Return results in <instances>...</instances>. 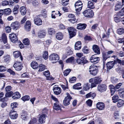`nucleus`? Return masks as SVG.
<instances>
[{"instance_id": "obj_1", "label": "nucleus", "mask_w": 124, "mask_h": 124, "mask_svg": "<svg viewBox=\"0 0 124 124\" xmlns=\"http://www.w3.org/2000/svg\"><path fill=\"white\" fill-rule=\"evenodd\" d=\"M89 71L92 75L96 76L98 72V68L95 65H92L90 67Z\"/></svg>"}, {"instance_id": "obj_28", "label": "nucleus", "mask_w": 124, "mask_h": 124, "mask_svg": "<svg viewBox=\"0 0 124 124\" xmlns=\"http://www.w3.org/2000/svg\"><path fill=\"white\" fill-rule=\"evenodd\" d=\"M121 3L119 2H118L117 3L115 6V11H117L119 10L123 6Z\"/></svg>"}, {"instance_id": "obj_31", "label": "nucleus", "mask_w": 124, "mask_h": 124, "mask_svg": "<svg viewBox=\"0 0 124 124\" xmlns=\"http://www.w3.org/2000/svg\"><path fill=\"white\" fill-rule=\"evenodd\" d=\"M21 97V95L18 92H16L13 94L12 98L14 99H17Z\"/></svg>"}, {"instance_id": "obj_46", "label": "nucleus", "mask_w": 124, "mask_h": 124, "mask_svg": "<svg viewBox=\"0 0 124 124\" xmlns=\"http://www.w3.org/2000/svg\"><path fill=\"white\" fill-rule=\"evenodd\" d=\"M117 32L119 34H122L124 33V29L123 28H119L117 30Z\"/></svg>"}, {"instance_id": "obj_50", "label": "nucleus", "mask_w": 124, "mask_h": 124, "mask_svg": "<svg viewBox=\"0 0 124 124\" xmlns=\"http://www.w3.org/2000/svg\"><path fill=\"white\" fill-rule=\"evenodd\" d=\"M23 42L25 45H28L30 44V41L28 38H26L23 40Z\"/></svg>"}, {"instance_id": "obj_49", "label": "nucleus", "mask_w": 124, "mask_h": 124, "mask_svg": "<svg viewBox=\"0 0 124 124\" xmlns=\"http://www.w3.org/2000/svg\"><path fill=\"white\" fill-rule=\"evenodd\" d=\"M75 7L76 12H78L80 11L82 9L83 5L75 6Z\"/></svg>"}, {"instance_id": "obj_32", "label": "nucleus", "mask_w": 124, "mask_h": 124, "mask_svg": "<svg viewBox=\"0 0 124 124\" xmlns=\"http://www.w3.org/2000/svg\"><path fill=\"white\" fill-rule=\"evenodd\" d=\"M82 51L83 53L85 54H88L90 52L89 48H88L87 46H84L82 49Z\"/></svg>"}, {"instance_id": "obj_18", "label": "nucleus", "mask_w": 124, "mask_h": 124, "mask_svg": "<svg viewBox=\"0 0 124 124\" xmlns=\"http://www.w3.org/2000/svg\"><path fill=\"white\" fill-rule=\"evenodd\" d=\"M69 18V21L72 23H74L76 21V18L75 15L72 14H70L68 16Z\"/></svg>"}, {"instance_id": "obj_21", "label": "nucleus", "mask_w": 124, "mask_h": 124, "mask_svg": "<svg viewBox=\"0 0 124 124\" xmlns=\"http://www.w3.org/2000/svg\"><path fill=\"white\" fill-rule=\"evenodd\" d=\"M77 25V29L80 30L85 29L87 26L86 24L85 23H80Z\"/></svg>"}, {"instance_id": "obj_3", "label": "nucleus", "mask_w": 124, "mask_h": 124, "mask_svg": "<svg viewBox=\"0 0 124 124\" xmlns=\"http://www.w3.org/2000/svg\"><path fill=\"white\" fill-rule=\"evenodd\" d=\"M83 13L84 16L86 17H92L94 15L93 11L90 9L85 10L83 12Z\"/></svg>"}, {"instance_id": "obj_10", "label": "nucleus", "mask_w": 124, "mask_h": 124, "mask_svg": "<svg viewBox=\"0 0 124 124\" xmlns=\"http://www.w3.org/2000/svg\"><path fill=\"white\" fill-rule=\"evenodd\" d=\"M10 118L12 119H16L18 117V114L17 112L14 110H11L10 111L9 113Z\"/></svg>"}, {"instance_id": "obj_24", "label": "nucleus", "mask_w": 124, "mask_h": 124, "mask_svg": "<svg viewBox=\"0 0 124 124\" xmlns=\"http://www.w3.org/2000/svg\"><path fill=\"white\" fill-rule=\"evenodd\" d=\"M95 96L96 94L95 93L90 92L86 95L85 97L86 98H90L92 99H93Z\"/></svg>"}, {"instance_id": "obj_56", "label": "nucleus", "mask_w": 124, "mask_h": 124, "mask_svg": "<svg viewBox=\"0 0 124 124\" xmlns=\"http://www.w3.org/2000/svg\"><path fill=\"white\" fill-rule=\"evenodd\" d=\"M30 97L29 96L26 95L23 97L22 99L24 101H28L30 99Z\"/></svg>"}, {"instance_id": "obj_16", "label": "nucleus", "mask_w": 124, "mask_h": 124, "mask_svg": "<svg viewBox=\"0 0 124 124\" xmlns=\"http://www.w3.org/2000/svg\"><path fill=\"white\" fill-rule=\"evenodd\" d=\"M46 115L44 114L40 115L39 118V121L41 124L44 123L45 122Z\"/></svg>"}, {"instance_id": "obj_11", "label": "nucleus", "mask_w": 124, "mask_h": 124, "mask_svg": "<svg viewBox=\"0 0 124 124\" xmlns=\"http://www.w3.org/2000/svg\"><path fill=\"white\" fill-rule=\"evenodd\" d=\"M20 24L17 21H16L12 23L11 25V27L13 29L16 30L19 28Z\"/></svg>"}, {"instance_id": "obj_14", "label": "nucleus", "mask_w": 124, "mask_h": 124, "mask_svg": "<svg viewBox=\"0 0 124 124\" xmlns=\"http://www.w3.org/2000/svg\"><path fill=\"white\" fill-rule=\"evenodd\" d=\"M97 108L99 110H103L105 107L104 104L102 102H99L96 105Z\"/></svg>"}, {"instance_id": "obj_19", "label": "nucleus", "mask_w": 124, "mask_h": 124, "mask_svg": "<svg viewBox=\"0 0 124 124\" xmlns=\"http://www.w3.org/2000/svg\"><path fill=\"white\" fill-rule=\"evenodd\" d=\"M46 33V31H45L41 30L38 32V35L39 38H44Z\"/></svg>"}, {"instance_id": "obj_55", "label": "nucleus", "mask_w": 124, "mask_h": 124, "mask_svg": "<svg viewBox=\"0 0 124 124\" xmlns=\"http://www.w3.org/2000/svg\"><path fill=\"white\" fill-rule=\"evenodd\" d=\"M117 16L119 17L123 16L124 15V10L122 9L118 13L116 14Z\"/></svg>"}, {"instance_id": "obj_12", "label": "nucleus", "mask_w": 124, "mask_h": 124, "mask_svg": "<svg viewBox=\"0 0 124 124\" xmlns=\"http://www.w3.org/2000/svg\"><path fill=\"white\" fill-rule=\"evenodd\" d=\"M95 55H93L90 58V61L93 63L96 64L100 60V58L95 56Z\"/></svg>"}, {"instance_id": "obj_41", "label": "nucleus", "mask_w": 124, "mask_h": 124, "mask_svg": "<svg viewBox=\"0 0 124 124\" xmlns=\"http://www.w3.org/2000/svg\"><path fill=\"white\" fill-rule=\"evenodd\" d=\"M119 97L117 95H114L112 97L113 102L114 103H116L118 101V100Z\"/></svg>"}, {"instance_id": "obj_42", "label": "nucleus", "mask_w": 124, "mask_h": 124, "mask_svg": "<svg viewBox=\"0 0 124 124\" xmlns=\"http://www.w3.org/2000/svg\"><path fill=\"white\" fill-rule=\"evenodd\" d=\"M47 32L48 34L50 35L54 34L55 33L54 30L51 28H49L48 29Z\"/></svg>"}, {"instance_id": "obj_52", "label": "nucleus", "mask_w": 124, "mask_h": 124, "mask_svg": "<svg viewBox=\"0 0 124 124\" xmlns=\"http://www.w3.org/2000/svg\"><path fill=\"white\" fill-rule=\"evenodd\" d=\"M51 41L50 40H48L46 41L44 43V46L46 47H48L49 44L51 43Z\"/></svg>"}, {"instance_id": "obj_9", "label": "nucleus", "mask_w": 124, "mask_h": 124, "mask_svg": "<svg viewBox=\"0 0 124 124\" xmlns=\"http://www.w3.org/2000/svg\"><path fill=\"white\" fill-rule=\"evenodd\" d=\"M107 86L104 84H100L98 85L97 89L101 92H102L105 91L107 89Z\"/></svg>"}, {"instance_id": "obj_15", "label": "nucleus", "mask_w": 124, "mask_h": 124, "mask_svg": "<svg viewBox=\"0 0 124 124\" xmlns=\"http://www.w3.org/2000/svg\"><path fill=\"white\" fill-rule=\"evenodd\" d=\"M92 48L93 51L96 54H100V48L99 46L96 45L93 46Z\"/></svg>"}, {"instance_id": "obj_35", "label": "nucleus", "mask_w": 124, "mask_h": 124, "mask_svg": "<svg viewBox=\"0 0 124 124\" xmlns=\"http://www.w3.org/2000/svg\"><path fill=\"white\" fill-rule=\"evenodd\" d=\"M20 12L22 15H24L26 14V10L24 7L22 6L20 7Z\"/></svg>"}, {"instance_id": "obj_17", "label": "nucleus", "mask_w": 124, "mask_h": 124, "mask_svg": "<svg viewBox=\"0 0 124 124\" xmlns=\"http://www.w3.org/2000/svg\"><path fill=\"white\" fill-rule=\"evenodd\" d=\"M54 109L58 110L61 109V107L60 106V104L59 102H57L54 103L53 106Z\"/></svg>"}, {"instance_id": "obj_47", "label": "nucleus", "mask_w": 124, "mask_h": 124, "mask_svg": "<svg viewBox=\"0 0 124 124\" xmlns=\"http://www.w3.org/2000/svg\"><path fill=\"white\" fill-rule=\"evenodd\" d=\"M110 57V56L108 54H106L105 53H103L102 54V57L103 62H104L107 59Z\"/></svg>"}, {"instance_id": "obj_61", "label": "nucleus", "mask_w": 124, "mask_h": 124, "mask_svg": "<svg viewBox=\"0 0 124 124\" xmlns=\"http://www.w3.org/2000/svg\"><path fill=\"white\" fill-rule=\"evenodd\" d=\"M76 78L75 77H72L70 79L69 82L71 83H73L76 82Z\"/></svg>"}, {"instance_id": "obj_37", "label": "nucleus", "mask_w": 124, "mask_h": 124, "mask_svg": "<svg viewBox=\"0 0 124 124\" xmlns=\"http://www.w3.org/2000/svg\"><path fill=\"white\" fill-rule=\"evenodd\" d=\"M124 104V101L121 99L118 100L117 104V106L118 107L122 106Z\"/></svg>"}, {"instance_id": "obj_13", "label": "nucleus", "mask_w": 124, "mask_h": 124, "mask_svg": "<svg viewBox=\"0 0 124 124\" xmlns=\"http://www.w3.org/2000/svg\"><path fill=\"white\" fill-rule=\"evenodd\" d=\"M9 37L11 41L12 42H15L18 40L17 36L14 33H12L10 34L9 35Z\"/></svg>"}, {"instance_id": "obj_58", "label": "nucleus", "mask_w": 124, "mask_h": 124, "mask_svg": "<svg viewBox=\"0 0 124 124\" xmlns=\"http://www.w3.org/2000/svg\"><path fill=\"white\" fill-rule=\"evenodd\" d=\"M114 117L115 119H118L119 117V113L117 112H115L114 113Z\"/></svg>"}, {"instance_id": "obj_59", "label": "nucleus", "mask_w": 124, "mask_h": 124, "mask_svg": "<svg viewBox=\"0 0 124 124\" xmlns=\"http://www.w3.org/2000/svg\"><path fill=\"white\" fill-rule=\"evenodd\" d=\"M13 93V92L12 91L7 92L5 95L6 97H9L11 96Z\"/></svg>"}, {"instance_id": "obj_44", "label": "nucleus", "mask_w": 124, "mask_h": 124, "mask_svg": "<svg viewBox=\"0 0 124 124\" xmlns=\"http://www.w3.org/2000/svg\"><path fill=\"white\" fill-rule=\"evenodd\" d=\"M81 83H78L74 85L73 86V88L74 89H75L79 90L81 89V87H79V86H81Z\"/></svg>"}, {"instance_id": "obj_57", "label": "nucleus", "mask_w": 124, "mask_h": 124, "mask_svg": "<svg viewBox=\"0 0 124 124\" xmlns=\"http://www.w3.org/2000/svg\"><path fill=\"white\" fill-rule=\"evenodd\" d=\"M4 60L5 62H9L10 59V57L9 55H7L5 56L4 57Z\"/></svg>"}, {"instance_id": "obj_27", "label": "nucleus", "mask_w": 124, "mask_h": 124, "mask_svg": "<svg viewBox=\"0 0 124 124\" xmlns=\"http://www.w3.org/2000/svg\"><path fill=\"white\" fill-rule=\"evenodd\" d=\"M114 65V62L113 61H112L108 62L106 65L107 69L109 70L113 68Z\"/></svg>"}, {"instance_id": "obj_4", "label": "nucleus", "mask_w": 124, "mask_h": 124, "mask_svg": "<svg viewBox=\"0 0 124 124\" xmlns=\"http://www.w3.org/2000/svg\"><path fill=\"white\" fill-rule=\"evenodd\" d=\"M67 96L65 97L63 101V104L65 106L69 105L70 104V101L72 98L69 93H66Z\"/></svg>"}, {"instance_id": "obj_20", "label": "nucleus", "mask_w": 124, "mask_h": 124, "mask_svg": "<svg viewBox=\"0 0 124 124\" xmlns=\"http://www.w3.org/2000/svg\"><path fill=\"white\" fill-rule=\"evenodd\" d=\"M53 90L54 93L56 95L59 94L61 92V90L60 88L58 86L54 87Z\"/></svg>"}, {"instance_id": "obj_7", "label": "nucleus", "mask_w": 124, "mask_h": 124, "mask_svg": "<svg viewBox=\"0 0 124 124\" xmlns=\"http://www.w3.org/2000/svg\"><path fill=\"white\" fill-rule=\"evenodd\" d=\"M42 16L41 15H39L36 16L34 18V21L35 24L38 25H40L42 24V21L40 18V16Z\"/></svg>"}, {"instance_id": "obj_26", "label": "nucleus", "mask_w": 124, "mask_h": 124, "mask_svg": "<svg viewBox=\"0 0 124 124\" xmlns=\"http://www.w3.org/2000/svg\"><path fill=\"white\" fill-rule=\"evenodd\" d=\"M81 47V43L80 41L77 42L75 44V50H79L80 49Z\"/></svg>"}, {"instance_id": "obj_51", "label": "nucleus", "mask_w": 124, "mask_h": 124, "mask_svg": "<svg viewBox=\"0 0 124 124\" xmlns=\"http://www.w3.org/2000/svg\"><path fill=\"white\" fill-rule=\"evenodd\" d=\"M48 52L47 51H45L44 52L43 57L45 60L47 59L48 57Z\"/></svg>"}, {"instance_id": "obj_34", "label": "nucleus", "mask_w": 124, "mask_h": 124, "mask_svg": "<svg viewBox=\"0 0 124 124\" xmlns=\"http://www.w3.org/2000/svg\"><path fill=\"white\" fill-rule=\"evenodd\" d=\"M91 88V87L90 84L89 83L84 84L83 86L84 90L86 91L89 90Z\"/></svg>"}, {"instance_id": "obj_22", "label": "nucleus", "mask_w": 124, "mask_h": 124, "mask_svg": "<svg viewBox=\"0 0 124 124\" xmlns=\"http://www.w3.org/2000/svg\"><path fill=\"white\" fill-rule=\"evenodd\" d=\"M31 23L30 21H27L26 23L25 24L24 26L25 29L27 31H29L31 29Z\"/></svg>"}, {"instance_id": "obj_5", "label": "nucleus", "mask_w": 124, "mask_h": 124, "mask_svg": "<svg viewBox=\"0 0 124 124\" xmlns=\"http://www.w3.org/2000/svg\"><path fill=\"white\" fill-rule=\"evenodd\" d=\"M13 66L15 70L18 71L21 70L23 68L22 63L18 62H16L14 64Z\"/></svg>"}, {"instance_id": "obj_38", "label": "nucleus", "mask_w": 124, "mask_h": 124, "mask_svg": "<svg viewBox=\"0 0 124 124\" xmlns=\"http://www.w3.org/2000/svg\"><path fill=\"white\" fill-rule=\"evenodd\" d=\"M118 94L120 97L124 98V88H121L119 90Z\"/></svg>"}, {"instance_id": "obj_40", "label": "nucleus", "mask_w": 124, "mask_h": 124, "mask_svg": "<svg viewBox=\"0 0 124 124\" xmlns=\"http://www.w3.org/2000/svg\"><path fill=\"white\" fill-rule=\"evenodd\" d=\"M114 20L115 21L116 23H118L120 21H121L122 18L120 17L117 15H115L114 16Z\"/></svg>"}, {"instance_id": "obj_8", "label": "nucleus", "mask_w": 124, "mask_h": 124, "mask_svg": "<svg viewBox=\"0 0 124 124\" xmlns=\"http://www.w3.org/2000/svg\"><path fill=\"white\" fill-rule=\"evenodd\" d=\"M76 61L77 63L78 64L82 65H84L88 62V61L86 59L85 56L81 58L77 59Z\"/></svg>"}, {"instance_id": "obj_54", "label": "nucleus", "mask_w": 124, "mask_h": 124, "mask_svg": "<svg viewBox=\"0 0 124 124\" xmlns=\"http://www.w3.org/2000/svg\"><path fill=\"white\" fill-rule=\"evenodd\" d=\"M17 104L16 102H14L12 103L11 105V107L12 109V110L13 109L15 110L14 109L17 107Z\"/></svg>"}, {"instance_id": "obj_62", "label": "nucleus", "mask_w": 124, "mask_h": 124, "mask_svg": "<svg viewBox=\"0 0 124 124\" xmlns=\"http://www.w3.org/2000/svg\"><path fill=\"white\" fill-rule=\"evenodd\" d=\"M116 55L119 56L123 57L124 56V53L122 51L116 53Z\"/></svg>"}, {"instance_id": "obj_2", "label": "nucleus", "mask_w": 124, "mask_h": 124, "mask_svg": "<svg viewBox=\"0 0 124 124\" xmlns=\"http://www.w3.org/2000/svg\"><path fill=\"white\" fill-rule=\"evenodd\" d=\"M49 59L50 60L53 61V63H55L59 59V56L57 54H53L49 56Z\"/></svg>"}, {"instance_id": "obj_53", "label": "nucleus", "mask_w": 124, "mask_h": 124, "mask_svg": "<svg viewBox=\"0 0 124 124\" xmlns=\"http://www.w3.org/2000/svg\"><path fill=\"white\" fill-rule=\"evenodd\" d=\"M71 70L70 69H68L66 70L63 72V75L64 76H67L71 71Z\"/></svg>"}, {"instance_id": "obj_63", "label": "nucleus", "mask_w": 124, "mask_h": 124, "mask_svg": "<svg viewBox=\"0 0 124 124\" xmlns=\"http://www.w3.org/2000/svg\"><path fill=\"white\" fill-rule=\"evenodd\" d=\"M43 74L46 77L50 76V73L49 71H45L43 72Z\"/></svg>"}, {"instance_id": "obj_30", "label": "nucleus", "mask_w": 124, "mask_h": 124, "mask_svg": "<svg viewBox=\"0 0 124 124\" xmlns=\"http://www.w3.org/2000/svg\"><path fill=\"white\" fill-rule=\"evenodd\" d=\"M31 67L33 69H36L39 67V65L37 62L35 61H32L31 64Z\"/></svg>"}, {"instance_id": "obj_43", "label": "nucleus", "mask_w": 124, "mask_h": 124, "mask_svg": "<svg viewBox=\"0 0 124 124\" xmlns=\"http://www.w3.org/2000/svg\"><path fill=\"white\" fill-rule=\"evenodd\" d=\"M39 70H38L39 71H42L46 69V66L43 64H40L39 65Z\"/></svg>"}, {"instance_id": "obj_60", "label": "nucleus", "mask_w": 124, "mask_h": 124, "mask_svg": "<svg viewBox=\"0 0 124 124\" xmlns=\"http://www.w3.org/2000/svg\"><path fill=\"white\" fill-rule=\"evenodd\" d=\"M74 57H71L67 59L66 61L67 63H70L73 61L74 59Z\"/></svg>"}, {"instance_id": "obj_39", "label": "nucleus", "mask_w": 124, "mask_h": 124, "mask_svg": "<svg viewBox=\"0 0 124 124\" xmlns=\"http://www.w3.org/2000/svg\"><path fill=\"white\" fill-rule=\"evenodd\" d=\"M4 14L5 15H8L10 14L11 12V9L9 8H6L4 9Z\"/></svg>"}, {"instance_id": "obj_45", "label": "nucleus", "mask_w": 124, "mask_h": 124, "mask_svg": "<svg viewBox=\"0 0 124 124\" xmlns=\"http://www.w3.org/2000/svg\"><path fill=\"white\" fill-rule=\"evenodd\" d=\"M111 81L113 84H115L117 83L119 81V80L118 79L115 77H112Z\"/></svg>"}, {"instance_id": "obj_36", "label": "nucleus", "mask_w": 124, "mask_h": 124, "mask_svg": "<svg viewBox=\"0 0 124 124\" xmlns=\"http://www.w3.org/2000/svg\"><path fill=\"white\" fill-rule=\"evenodd\" d=\"M2 39L4 44H6L7 43V38L6 34L4 33L2 34L1 36Z\"/></svg>"}, {"instance_id": "obj_29", "label": "nucleus", "mask_w": 124, "mask_h": 124, "mask_svg": "<svg viewBox=\"0 0 124 124\" xmlns=\"http://www.w3.org/2000/svg\"><path fill=\"white\" fill-rule=\"evenodd\" d=\"M0 101L1 102V107L2 108H4L7 106V103L6 102L7 101L5 99L2 98L0 99Z\"/></svg>"}, {"instance_id": "obj_6", "label": "nucleus", "mask_w": 124, "mask_h": 124, "mask_svg": "<svg viewBox=\"0 0 124 124\" xmlns=\"http://www.w3.org/2000/svg\"><path fill=\"white\" fill-rule=\"evenodd\" d=\"M68 29L70 36V38H72L76 35V31L74 28L72 27H69L68 28Z\"/></svg>"}, {"instance_id": "obj_64", "label": "nucleus", "mask_w": 124, "mask_h": 124, "mask_svg": "<svg viewBox=\"0 0 124 124\" xmlns=\"http://www.w3.org/2000/svg\"><path fill=\"white\" fill-rule=\"evenodd\" d=\"M98 26V24H96L93 25L91 27V30L92 31H93L96 29Z\"/></svg>"}, {"instance_id": "obj_23", "label": "nucleus", "mask_w": 124, "mask_h": 124, "mask_svg": "<svg viewBox=\"0 0 124 124\" xmlns=\"http://www.w3.org/2000/svg\"><path fill=\"white\" fill-rule=\"evenodd\" d=\"M13 54L14 57L15 58H17L20 56V58L21 60L22 61L23 58L21 56V54L20 52L19 51H15L13 53Z\"/></svg>"}, {"instance_id": "obj_25", "label": "nucleus", "mask_w": 124, "mask_h": 124, "mask_svg": "<svg viewBox=\"0 0 124 124\" xmlns=\"http://www.w3.org/2000/svg\"><path fill=\"white\" fill-rule=\"evenodd\" d=\"M87 8L90 9L94 8L95 6L94 2L91 1H89L88 2Z\"/></svg>"}, {"instance_id": "obj_33", "label": "nucleus", "mask_w": 124, "mask_h": 124, "mask_svg": "<svg viewBox=\"0 0 124 124\" xmlns=\"http://www.w3.org/2000/svg\"><path fill=\"white\" fill-rule=\"evenodd\" d=\"M63 36L62 34L60 32L56 33V37L57 39L58 40H62L63 38Z\"/></svg>"}, {"instance_id": "obj_48", "label": "nucleus", "mask_w": 124, "mask_h": 124, "mask_svg": "<svg viewBox=\"0 0 124 124\" xmlns=\"http://www.w3.org/2000/svg\"><path fill=\"white\" fill-rule=\"evenodd\" d=\"M102 81L101 78L99 77H96L94 78V82L97 84L100 83Z\"/></svg>"}]
</instances>
